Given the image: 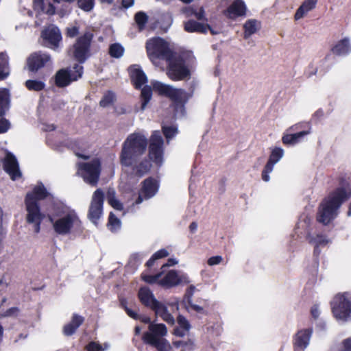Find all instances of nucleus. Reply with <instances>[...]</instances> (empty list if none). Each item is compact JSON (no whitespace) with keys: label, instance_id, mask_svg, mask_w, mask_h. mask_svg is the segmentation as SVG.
<instances>
[{"label":"nucleus","instance_id":"nucleus-1","mask_svg":"<svg viewBox=\"0 0 351 351\" xmlns=\"http://www.w3.org/2000/svg\"><path fill=\"white\" fill-rule=\"evenodd\" d=\"M164 140L158 130L154 131L148 140L140 132L128 136L122 144L119 162L122 167L131 168L136 176L142 177L152 167L150 160L160 165L163 160Z\"/></svg>","mask_w":351,"mask_h":351},{"label":"nucleus","instance_id":"nucleus-2","mask_svg":"<svg viewBox=\"0 0 351 351\" xmlns=\"http://www.w3.org/2000/svg\"><path fill=\"white\" fill-rule=\"evenodd\" d=\"M152 86L145 85L141 89L140 99L142 110H145L150 101L153 90L159 96L169 98L176 109L184 108L189 99L193 96V91L189 93L183 88H175L171 85L158 81L153 82Z\"/></svg>","mask_w":351,"mask_h":351},{"label":"nucleus","instance_id":"nucleus-3","mask_svg":"<svg viewBox=\"0 0 351 351\" xmlns=\"http://www.w3.org/2000/svg\"><path fill=\"white\" fill-rule=\"evenodd\" d=\"M350 197L351 187L349 186L335 189L321 204L317 220L324 225L330 223L336 217L337 211L341 204Z\"/></svg>","mask_w":351,"mask_h":351},{"label":"nucleus","instance_id":"nucleus-4","mask_svg":"<svg viewBox=\"0 0 351 351\" xmlns=\"http://www.w3.org/2000/svg\"><path fill=\"white\" fill-rule=\"evenodd\" d=\"M195 62V57L191 51H180L167 61V75L174 82L189 80Z\"/></svg>","mask_w":351,"mask_h":351},{"label":"nucleus","instance_id":"nucleus-5","mask_svg":"<svg viewBox=\"0 0 351 351\" xmlns=\"http://www.w3.org/2000/svg\"><path fill=\"white\" fill-rule=\"evenodd\" d=\"M49 195L43 183L36 185L32 192L27 193L25 198V204L27 210L26 222L32 224L35 233L40 231V225L45 218V215L41 213L38 201L45 199Z\"/></svg>","mask_w":351,"mask_h":351},{"label":"nucleus","instance_id":"nucleus-6","mask_svg":"<svg viewBox=\"0 0 351 351\" xmlns=\"http://www.w3.org/2000/svg\"><path fill=\"white\" fill-rule=\"evenodd\" d=\"M145 47L147 56L152 62L159 60L168 61L173 56V52L169 47L168 43L160 37L147 40Z\"/></svg>","mask_w":351,"mask_h":351},{"label":"nucleus","instance_id":"nucleus-7","mask_svg":"<svg viewBox=\"0 0 351 351\" xmlns=\"http://www.w3.org/2000/svg\"><path fill=\"white\" fill-rule=\"evenodd\" d=\"M94 34L86 31L79 36L73 45V56L80 64L84 63L91 56V44Z\"/></svg>","mask_w":351,"mask_h":351},{"label":"nucleus","instance_id":"nucleus-8","mask_svg":"<svg viewBox=\"0 0 351 351\" xmlns=\"http://www.w3.org/2000/svg\"><path fill=\"white\" fill-rule=\"evenodd\" d=\"M348 292L339 293L330 302L334 317L337 319L346 321L351 317V300Z\"/></svg>","mask_w":351,"mask_h":351},{"label":"nucleus","instance_id":"nucleus-9","mask_svg":"<svg viewBox=\"0 0 351 351\" xmlns=\"http://www.w3.org/2000/svg\"><path fill=\"white\" fill-rule=\"evenodd\" d=\"M78 170L81 171V176L85 182L97 186L101 171V164L99 158H94L88 162L79 163Z\"/></svg>","mask_w":351,"mask_h":351},{"label":"nucleus","instance_id":"nucleus-10","mask_svg":"<svg viewBox=\"0 0 351 351\" xmlns=\"http://www.w3.org/2000/svg\"><path fill=\"white\" fill-rule=\"evenodd\" d=\"M49 221L53 224L55 232L60 235L70 234L74 224L80 221L75 213H69L56 221L51 216H49Z\"/></svg>","mask_w":351,"mask_h":351},{"label":"nucleus","instance_id":"nucleus-11","mask_svg":"<svg viewBox=\"0 0 351 351\" xmlns=\"http://www.w3.org/2000/svg\"><path fill=\"white\" fill-rule=\"evenodd\" d=\"M73 69V72H71L67 69L58 70L54 77L55 85L58 88H64L80 78L83 74V66L75 64Z\"/></svg>","mask_w":351,"mask_h":351},{"label":"nucleus","instance_id":"nucleus-12","mask_svg":"<svg viewBox=\"0 0 351 351\" xmlns=\"http://www.w3.org/2000/svg\"><path fill=\"white\" fill-rule=\"evenodd\" d=\"M104 193L101 189H97L93 193L89 206L88 217L94 223H97L103 213Z\"/></svg>","mask_w":351,"mask_h":351},{"label":"nucleus","instance_id":"nucleus-13","mask_svg":"<svg viewBox=\"0 0 351 351\" xmlns=\"http://www.w3.org/2000/svg\"><path fill=\"white\" fill-rule=\"evenodd\" d=\"M49 63H51L50 55L42 51L32 53L27 58L28 71L34 73L38 72Z\"/></svg>","mask_w":351,"mask_h":351},{"label":"nucleus","instance_id":"nucleus-14","mask_svg":"<svg viewBox=\"0 0 351 351\" xmlns=\"http://www.w3.org/2000/svg\"><path fill=\"white\" fill-rule=\"evenodd\" d=\"M190 282L186 274L180 275L176 270L169 271L165 276L160 279L159 285L164 289H170L178 285H184Z\"/></svg>","mask_w":351,"mask_h":351},{"label":"nucleus","instance_id":"nucleus-15","mask_svg":"<svg viewBox=\"0 0 351 351\" xmlns=\"http://www.w3.org/2000/svg\"><path fill=\"white\" fill-rule=\"evenodd\" d=\"M3 170L10 176L12 180L19 179L22 173L19 169V165L15 156L8 152L3 160Z\"/></svg>","mask_w":351,"mask_h":351},{"label":"nucleus","instance_id":"nucleus-16","mask_svg":"<svg viewBox=\"0 0 351 351\" xmlns=\"http://www.w3.org/2000/svg\"><path fill=\"white\" fill-rule=\"evenodd\" d=\"M284 155V150L281 147H275L271 152L269 160L264 167L261 176L263 180L268 182L269 180V173L273 171L274 166L277 163Z\"/></svg>","mask_w":351,"mask_h":351},{"label":"nucleus","instance_id":"nucleus-17","mask_svg":"<svg viewBox=\"0 0 351 351\" xmlns=\"http://www.w3.org/2000/svg\"><path fill=\"white\" fill-rule=\"evenodd\" d=\"M247 7L243 0H234L232 3L223 12V15L232 20L246 14Z\"/></svg>","mask_w":351,"mask_h":351},{"label":"nucleus","instance_id":"nucleus-18","mask_svg":"<svg viewBox=\"0 0 351 351\" xmlns=\"http://www.w3.org/2000/svg\"><path fill=\"white\" fill-rule=\"evenodd\" d=\"M148 329L149 331L145 332L142 336L143 343L163 338L167 334V328L164 324H150Z\"/></svg>","mask_w":351,"mask_h":351},{"label":"nucleus","instance_id":"nucleus-19","mask_svg":"<svg viewBox=\"0 0 351 351\" xmlns=\"http://www.w3.org/2000/svg\"><path fill=\"white\" fill-rule=\"evenodd\" d=\"M312 334V328L299 330L293 337V345L294 349L304 350L308 346Z\"/></svg>","mask_w":351,"mask_h":351},{"label":"nucleus","instance_id":"nucleus-20","mask_svg":"<svg viewBox=\"0 0 351 351\" xmlns=\"http://www.w3.org/2000/svg\"><path fill=\"white\" fill-rule=\"evenodd\" d=\"M138 297L141 304L152 311L158 307L161 303L158 301L152 291L148 287H141L138 293Z\"/></svg>","mask_w":351,"mask_h":351},{"label":"nucleus","instance_id":"nucleus-21","mask_svg":"<svg viewBox=\"0 0 351 351\" xmlns=\"http://www.w3.org/2000/svg\"><path fill=\"white\" fill-rule=\"evenodd\" d=\"M130 80L136 89H140L147 82V77L144 71L136 65L129 68Z\"/></svg>","mask_w":351,"mask_h":351},{"label":"nucleus","instance_id":"nucleus-22","mask_svg":"<svg viewBox=\"0 0 351 351\" xmlns=\"http://www.w3.org/2000/svg\"><path fill=\"white\" fill-rule=\"evenodd\" d=\"M158 188L159 183L157 180L153 177H149L143 181L141 191L145 199H148L156 194Z\"/></svg>","mask_w":351,"mask_h":351},{"label":"nucleus","instance_id":"nucleus-23","mask_svg":"<svg viewBox=\"0 0 351 351\" xmlns=\"http://www.w3.org/2000/svg\"><path fill=\"white\" fill-rule=\"evenodd\" d=\"M41 36L53 48L58 47L59 43L62 40L60 31L57 27H52L44 29L42 31Z\"/></svg>","mask_w":351,"mask_h":351},{"label":"nucleus","instance_id":"nucleus-24","mask_svg":"<svg viewBox=\"0 0 351 351\" xmlns=\"http://www.w3.org/2000/svg\"><path fill=\"white\" fill-rule=\"evenodd\" d=\"M330 51L335 56H345L351 53V43L350 38L345 37L337 41L330 49Z\"/></svg>","mask_w":351,"mask_h":351},{"label":"nucleus","instance_id":"nucleus-25","mask_svg":"<svg viewBox=\"0 0 351 351\" xmlns=\"http://www.w3.org/2000/svg\"><path fill=\"white\" fill-rule=\"evenodd\" d=\"M210 25L201 23L195 20L190 19L184 23V29L189 33L206 34Z\"/></svg>","mask_w":351,"mask_h":351},{"label":"nucleus","instance_id":"nucleus-26","mask_svg":"<svg viewBox=\"0 0 351 351\" xmlns=\"http://www.w3.org/2000/svg\"><path fill=\"white\" fill-rule=\"evenodd\" d=\"M308 134H310V130L300 131L294 134H284L282 142L285 145H294L300 142Z\"/></svg>","mask_w":351,"mask_h":351},{"label":"nucleus","instance_id":"nucleus-27","mask_svg":"<svg viewBox=\"0 0 351 351\" xmlns=\"http://www.w3.org/2000/svg\"><path fill=\"white\" fill-rule=\"evenodd\" d=\"M261 29V22L256 19H248L243 25V38L247 39Z\"/></svg>","mask_w":351,"mask_h":351},{"label":"nucleus","instance_id":"nucleus-28","mask_svg":"<svg viewBox=\"0 0 351 351\" xmlns=\"http://www.w3.org/2000/svg\"><path fill=\"white\" fill-rule=\"evenodd\" d=\"M317 3V0H305L297 10L295 19L298 20L302 18L307 12L315 8Z\"/></svg>","mask_w":351,"mask_h":351},{"label":"nucleus","instance_id":"nucleus-29","mask_svg":"<svg viewBox=\"0 0 351 351\" xmlns=\"http://www.w3.org/2000/svg\"><path fill=\"white\" fill-rule=\"evenodd\" d=\"M153 311H154L156 315H159L167 324L170 325L174 324V317L169 313L167 307L162 302L158 305V307L155 308Z\"/></svg>","mask_w":351,"mask_h":351},{"label":"nucleus","instance_id":"nucleus-30","mask_svg":"<svg viewBox=\"0 0 351 351\" xmlns=\"http://www.w3.org/2000/svg\"><path fill=\"white\" fill-rule=\"evenodd\" d=\"M144 343L156 348L158 351H171L172 349L169 341L165 338L144 342Z\"/></svg>","mask_w":351,"mask_h":351},{"label":"nucleus","instance_id":"nucleus-31","mask_svg":"<svg viewBox=\"0 0 351 351\" xmlns=\"http://www.w3.org/2000/svg\"><path fill=\"white\" fill-rule=\"evenodd\" d=\"M9 75L8 60L5 54L0 53V80H4Z\"/></svg>","mask_w":351,"mask_h":351},{"label":"nucleus","instance_id":"nucleus-32","mask_svg":"<svg viewBox=\"0 0 351 351\" xmlns=\"http://www.w3.org/2000/svg\"><path fill=\"white\" fill-rule=\"evenodd\" d=\"M169 252L165 249H160L156 252L151 258L145 263V266L148 268L152 267L155 264L156 261L167 257L169 256Z\"/></svg>","mask_w":351,"mask_h":351},{"label":"nucleus","instance_id":"nucleus-33","mask_svg":"<svg viewBox=\"0 0 351 351\" xmlns=\"http://www.w3.org/2000/svg\"><path fill=\"white\" fill-rule=\"evenodd\" d=\"M25 86L30 91H41L45 88V84L40 80H28L25 82Z\"/></svg>","mask_w":351,"mask_h":351},{"label":"nucleus","instance_id":"nucleus-34","mask_svg":"<svg viewBox=\"0 0 351 351\" xmlns=\"http://www.w3.org/2000/svg\"><path fill=\"white\" fill-rule=\"evenodd\" d=\"M134 21L138 26L139 30L145 29V25L148 21V16L143 11L136 12L134 15Z\"/></svg>","mask_w":351,"mask_h":351},{"label":"nucleus","instance_id":"nucleus-35","mask_svg":"<svg viewBox=\"0 0 351 351\" xmlns=\"http://www.w3.org/2000/svg\"><path fill=\"white\" fill-rule=\"evenodd\" d=\"M108 53L111 57L119 58L123 55L124 48L119 43H113L110 45Z\"/></svg>","mask_w":351,"mask_h":351},{"label":"nucleus","instance_id":"nucleus-36","mask_svg":"<svg viewBox=\"0 0 351 351\" xmlns=\"http://www.w3.org/2000/svg\"><path fill=\"white\" fill-rule=\"evenodd\" d=\"M116 100L115 94L111 91L108 90L104 93L101 99L99 101V106L103 108H106L111 104H112Z\"/></svg>","mask_w":351,"mask_h":351},{"label":"nucleus","instance_id":"nucleus-37","mask_svg":"<svg viewBox=\"0 0 351 351\" xmlns=\"http://www.w3.org/2000/svg\"><path fill=\"white\" fill-rule=\"evenodd\" d=\"M9 97L4 91H0V117H3L9 108Z\"/></svg>","mask_w":351,"mask_h":351},{"label":"nucleus","instance_id":"nucleus-38","mask_svg":"<svg viewBox=\"0 0 351 351\" xmlns=\"http://www.w3.org/2000/svg\"><path fill=\"white\" fill-rule=\"evenodd\" d=\"M108 204L114 209L121 211L123 210V204L118 200L115 197V193L114 191H108L107 195Z\"/></svg>","mask_w":351,"mask_h":351},{"label":"nucleus","instance_id":"nucleus-39","mask_svg":"<svg viewBox=\"0 0 351 351\" xmlns=\"http://www.w3.org/2000/svg\"><path fill=\"white\" fill-rule=\"evenodd\" d=\"M175 348H181V351L192 350L194 348V342L192 339H189L186 341H173Z\"/></svg>","mask_w":351,"mask_h":351},{"label":"nucleus","instance_id":"nucleus-40","mask_svg":"<svg viewBox=\"0 0 351 351\" xmlns=\"http://www.w3.org/2000/svg\"><path fill=\"white\" fill-rule=\"evenodd\" d=\"M162 275V271L158 272L154 275H149V274L143 273L141 274V278L146 283H148L150 285L157 284L159 285V282L161 279Z\"/></svg>","mask_w":351,"mask_h":351},{"label":"nucleus","instance_id":"nucleus-41","mask_svg":"<svg viewBox=\"0 0 351 351\" xmlns=\"http://www.w3.org/2000/svg\"><path fill=\"white\" fill-rule=\"evenodd\" d=\"M107 226L112 232L117 230L121 227L120 219L112 212H110L109 214Z\"/></svg>","mask_w":351,"mask_h":351},{"label":"nucleus","instance_id":"nucleus-42","mask_svg":"<svg viewBox=\"0 0 351 351\" xmlns=\"http://www.w3.org/2000/svg\"><path fill=\"white\" fill-rule=\"evenodd\" d=\"M77 6L84 12H90L95 6V0H77Z\"/></svg>","mask_w":351,"mask_h":351},{"label":"nucleus","instance_id":"nucleus-43","mask_svg":"<svg viewBox=\"0 0 351 351\" xmlns=\"http://www.w3.org/2000/svg\"><path fill=\"white\" fill-rule=\"evenodd\" d=\"M162 131L165 136V137L167 139H171L173 137H174L176 134L178 133V128L176 126L171 125V126H162Z\"/></svg>","mask_w":351,"mask_h":351},{"label":"nucleus","instance_id":"nucleus-44","mask_svg":"<svg viewBox=\"0 0 351 351\" xmlns=\"http://www.w3.org/2000/svg\"><path fill=\"white\" fill-rule=\"evenodd\" d=\"M141 263V256L138 253H134L132 254L128 262V266L132 267L134 269H136L137 267Z\"/></svg>","mask_w":351,"mask_h":351},{"label":"nucleus","instance_id":"nucleus-45","mask_svg":"<svg viewBox=\"0 0 351 351\" xmlns=\"http://www.w3.org/2000/svg\"><path fill=\"white\" fill-rule=\"evenodd\" d=\"M177 322L178 324V327L182 328L184 330H190L191 324L184 316L179 315L177 317Z\"/></svg>","mask_w":351,"mask_h":351},{"label":"nucleus","instance_id":"nucleus-46","mask_svg":"<svg viewBox=\"0 0 351 351\" xmlns=\"http://www.w3.org/2000/svg\"><path fill=\"white\" fill-rule=\"evenodd\" d=\"M85 349L86 351H104L101 345L95 341H90L85 346Z\"/></svg>","mask_w":351,"mask_h":351},{"label":"nucleus","instance_id":"nucleus-47","mask_svg":"<svg viewBox=\"0 0 351 351\" xmlns=\"http://www.w3.org/2000/svg\"><path fill=\"white\" fill-rule=\"evenodd\" d=\"M84 321V319L82 316L77 314H73L71 321L69 323L75 326V328H79L83 324Z\"/></svg>","mask_w":351,"mask_h":351},{"label":"nucleus","instance_id":"nucleus-48","mask_svg":"<svg viewBox=\"0 0 351 351\" xmlns=\"http://www.w3.org/2000/svg\"><path fill=\"white\" fill-rule=\"evenodd\" d=\"M65 34L69 38H75L79 34V27L77 26L66 27Z\"/></svg>","mask_w":351,"mask_h":351},{"label":"nucleus","instance_id":"nucleus-49","mask_svg":"<svg viewBox=\"0 0 351 351\" xmlns=\"http://www.w3.org/2000/svg\"><path fill=\"white\" fill-rule=\"evenodd\" d=\"M125 303H126V302H124V301H121V304L123 306V307L124 308L127 315L129 317H130L131 318L134 319H136V320L139 319L140 318H139L138 314L136 311H134L129 308L128 307H127L125 305Z\"/></svg>","mask_w":351,"mask_h":351},{"label":"nucleus","instance_id":"nucleus-50","mask_svg":"<svg viewBox=\"0 0 351 351\" xmlns=\"http://www.w3.org/2000/svg\"><path fill=\"white\" fill-rule=\"evenodd\" d=\"M77 328H75V326L71 324L68 323L64 326L63 332L65 335L71 336L75 332Z\"/></svg>","mask_w":351,"mask_h":351},{"label":"nucleus","instance_id":"nucleus-51","mask_svg":"<svg viewBox=\"0 0 351 351\" xmlns=\"http://www.w3.org/2000/svg\"><path fill=\"white\" fill-rule=\"evenodd\" d=\"M10 124L8 120L2 118L0 119V134L5 133L10 128Z\"/></svg>","mask_w":351,"mask_h":351},{"label":"nucleus","instance_id":"nucleus-52","mask_svg":"<svg viewBox=\"0 0 351 351\" xmlns=\"http://www.w3.org/2000/svg\"><path fill=\"white\" fill-rule=\"evenodd\" d=\"M223 261V258L221 256H214L208 258L207 263L210 266L219 264Z\"/></svg>","mask_w":351,"mask_h":351},{"label":"nucleus","instance_id":"nucleus-53","mask_svg":"<svg viewBox=\"0 0 351 351\" xmlns=\"http://www.w3.org/2000/svg\"><path fill=\"white\" fill-rule=\"evenodd\" d=\"M20 312V309L18 307H11L8 308L5 312V316L11 317V316H17L19 313Z\"/></svg>","mask_w":351,"mask_h":351},{"label":"nucleus","instance_id":"nucleus-54","mask_svg":"<svg viewBox=\"0 0 351 351\" xmlns=\"http://www.w3.org/2000/svg\"><path fill=\"white\" fill-rule=\"evenodd\" d=\"M28 336L29 332L26 330L25 331L21 332L16 337H14L13 339V343H18L20 341L27 339Z\"/></svg>","mask_w":351,"mask_h":351},{"label":"nucleus","instance_id":"nucleus-55","mask_svg":"<svg viewBox=\"0 0 351 351\" xmlns=\"http://www.w3.org/2000/svg\"><path fill=\"white\" fill-rule=\"evenodd\" d=\"M189 305L190 306V307L195 311L197 312V313H202V314H206V311L204 309L203 307L197 305V304H193L191 302V300H189Z\"/></svg>","mask_w":351,"mask_h":351},{"label":"nucleus","instance_id":"nucleus-56","mask_svg":"<svg viewBox=\"0 0 351 351\" xmlns=\"http://www.w3.org/2000/svg\"><path fill=\"white\" fill-rule=\"evenodd\" d=\"M341 351H351V338H347L342 341Z\"/></svg>","mask_w":351,"mask_h":351},{"label":"nucleus","instance_id":"nucleus-57","mask_svg":"<svg viewBox=\"0 0 351 351\" xmlns=\"http://www.w3.org/2000/svg\"><path fill=\"white\" fill-rule=\"evenodd\" d=\"M194 15L195 18L199 21H206L207 19L205 17V12L203 8H200L199 11L195 12Z\"/></svg>","mask_w":351,"mask_h":351},{"label":"nucleus","instance_id":"nucleus-58","mask_svg":"<svg viewBox=\"0 0 351 351\" xmlns=\"http://www.w3.org/2000/svg\"><path fill=\"white\" fill-rule=\"evenodd\" d=\"M328 243V241L324 238V236L317 234L316 237V243L317 246L315 247L314 252L316 251V248L318 245H325Z\"/></svg>","mask_w":351,"mask_h":351},{"label":"nucleus","instance_id":"nucleus-59","mask_svg":"<svg viewBox=\"0 0 351 351\" xmlns=\"http://www.w3.org/2000/svg\"><path fill=\"white\" fill-rule=\"evenodd\" d=\"M188 330H184L182 328L176 327L173 330V335H175L176 336L180 337H184L185 335V333Z\"/></svg>","mask_w":351,"mask_h":351},{"label":"nucleus","instance_id":"nucleus-60","mask_svg":"<svg viewBox=\"0 0 351 351\" xmlns=\"http://www.w3.org/2000/svg\"><path fill=\"white\" fill-rule=\"evenodd\" d=\"M134 3V0H121V6L125 9L132 7Z\"/></svg>","mask_w":351,"mask_h":351},{"label":"nucleus","instance_id":"nucleus-61","mask_svg":"<svg viewBox=\"0 0 351 351\" xmlns=\"http://www.w3.org/2000/svg\"><path fill=\"white\" fill-rule=\"evenodd\" d=\"M177 263H178V261L176 259L170 258L167 260V262L162 266V269L167 267L173 266V265H176Z\"/></svg>","mask_w":351,"mask_h":351},{"label":"nucleus","instance_id":"nucleus-62","mask_svg":"<svg viewBox=\"0 0 351 351\" xmlns=\"http://www.w3.org/2000/svg\"><path fill=\"white\" fill-rule=\"evenodd\" d=\"M311 314L314 319H317L319 315L317 306H313L311 309Z\"/></svg>","mask_w":351,"mask_h":351},{"label":"nucleus","instance_id":"nucleus-63","mask_svg":"<svg viewBox=\"0 0 351 351\" xmlns=\"http://www.w3.org/2000/svg\"><path fill=\"white\" fill-rule=\"evenodd\" d=\"M195 289V286H193V285H190V286L187 288V289H186V295L188 297L191 298V297L193 295V293H194Z\"/></svg>","mask_w":351,"mask_h":351},{"label":"nucleus","instance_id":"nucleus-64","mask_svg":"<svg viewBox=\"0 0 351 351\" xmlns=\"http://www.w3.org/2000/svg\"><path fill=\"white\" fill-rule=\"evenodd\" d=\"M144 199H145V197H143V195L142 194V191L140 190L138 196L136 198V199L135 200V204H141L143 201Z\"/></svg>","mask_w":351,"mask_h":351}]
</instances>
